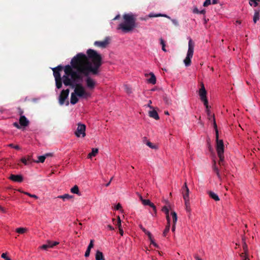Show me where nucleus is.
<instances>
[{
    "instance_id": "nucleus-1",
    "label": "nucleus",
    "mask_w": 260,
    "mask_h": 260,
    "mask_svg": "<svg viewBox=\"0 0 260 260\" xmlns=\"http://www.w3.org/2000/svg\"><path fill=\"white\" fill-rule=\"evenodd\" d=\"M86 56L80 53L74 56L71 60V64L73 68L81 73L85 76L91 74L97 75L100 72V68L103 64L102 55L96 51L89 49Z\"/></svg>"
},
{
    "instance_id": "nucleus-2",
    "label": "nucleus",
    "mask_w": 260,
    "mask_h": 260,
    "mask_svg": "<svg viewBox=\"0 0 260 260\" xmlns=\"http://www.w3.org/2000/svg\"><path fill=\"white\" fill-rule=\"evenodd\" d=\"M74 69H75L74 68ZM76 71L73 70L72 66L67 65L64 67V72L65 74L62 76L63 83L66 86H70L74 88L76 84H78L77 82L82 80V76L80 75L77 70ZM82 74H83L82 73Z\"/></svg>"
},
{
    "instance_id": "nucleus-3",
    "label": "nucleus",
    "mask_w": 260,
    "mask_h": 260,
    "mask_svg": "<svg viewBox=\"0 0 260 260\" xmlns=\"http://www.w3.org/2000/svg\"><path fill=\"white\" fill-rule=\"evenodd\" d=\"M123 22L120 23L117 27L118 29H121L124 32L132 31L136 27V19L135 15L132 13L124 14L123 15Z\"/></svg>"
},
{
    "instance_id": "nucleus-4",
    "label": "nucleus",
    "mask_w": 260,
    "mask_h": 260,
    "mask_svg": "<svg viewBox=\"0 0 260 260\" xmlns=\"http://www.w3.org/2000/svg\"><path fill=\"white\" fill-rule=\"evenodd\" d=\"M214 128L215 129L216 132V151L217 152L218 156L219 158L218 164L220 166L223 165L224 162V145L222 140L218 139V132L217 129V126L214 119Z\"/></svg>"
},
{
    "instance_id": "nucleus-5",
    "label": "nucleus",
    "mask_w": 260,
    "mask_h": 260,
    "mask_svg": "<svg viewBox=\"0 0 260 260\" xmlns=\"http://www.w3.org/2000/svg\"><path fill=\"white\" fill-rule=\"evenodd\" d=\"M64 67L61 65H59L57 67L52 68V70L53 72V76L55 78V85L57 89H60L62 87L63 79L62 77H61L60 72L64 70Z\"/></svg>"
},
{
    "instance_id": "nucleus-6",
    "label": "nucleus",
    "mask_w": 260,
    "mask_h": 260,
    "mask_svg": "<svg viewBox=\"0 0 260 260\" xmlns=\"http://www.w3.org/2000/svg\"><path fill=\"white\" fill-rule=\"evenodd\" d=\"M194 43L191 38H189L188 41V49L186 55V57L184 59V63L186 67H188L191 64V59L193 56L194 51Z\"/></svg>"
},
{
    "instance_id": "nucleus-7",
    "label": "nucleus",
    "mask_w": 260,
    "mask_h": 260,
    "mask_svg": "<svg viewBox=\"0 0 260 260\" xmlns=\"http://www.w3.org/2000/svg\"><path fill=\"white\" fill-rule=\"evenodd\" d=\"M74 88V93L79 97L87 98L90 96V94L86 91L81 84H76Z\"/></svg>"
},
{
    "instance_id": "nucleus-8",
    "label": "nucleus",
    "mask_w": 260,
    "mask_h": 260,
    "mask_svg": "<svg viewBox=\"0 0 260 260\" xmlns=\"http://www.w3.org/2000/svg\"><path fill=\"white\" fill-rule=\"evenodd\" d=\"M85 129L86 126L85 124L78 123V127L75 134L77 137H80L81 135H82V137H84L86 135Z\"/></svg>"
},
{
    "instance_id": "nucleus-9",
    "label": "nucleus",
    "mask_w": 260,
    "mask_h": 260,
    "mask_svg": "<svg viewBox=\"0 0 260 260\" xmlns=\"http://www.w3.org/2000/svg\"><path fill=\"white\" fill-rule=\"evenodd\" d=\"M69 89H63L61 91L59 96V103L60 105H62L64 104L66 100L69 96Z\"/></svg>"
},
{
    "instance_id": "nucleus-10",
    "label": "nucleus",
    "mask_w": 260,
    "mask_h": 260,
    "mask_svg": "<svg viewBox=\"0 0 260 260\" xmlns=\"http://www.w3.org/2000/svg\"><path fill=\"white\" fill-rule=\"evenodd\" d=\"M109 40L110 39L108 37H107L104 41H95L94 45L102 48H105L109 44Z\"/></svg>"
},
{
    "instance_id": "nucleus-11",
    "label": "nucleus",
    "mask_w": 260,
    "mask_h": 260,
    "mask_svg": "<svg viewBox=\"0 0 260 260\" xmlns=\"http://www.w3.org/2000/svg\"><path fill=\"white\" fill-rule=\"evenodd\" d=\"M86 77L85 81L87 87L90 89H93L95 86V81L89 77V75Z\"/></svg>"
},
{
    "instance_id": "nucleus-12",
    "label": "nucleus",
    "mask_w": 260,
    "mask_h": 260,
    "mask_svg": "<svg viewBox=\"0 0 260 260\" xmlns=\"http://www.w3.org/2000/svg\"><path fill=\"white\" fill-rule=\"evenodd\" d=\"M58 244L59 243L58 242L48 241L46 244L41 246V248L44 250H47L48 248H53Z\"/></svg>"
},
{
    "instance_id": "nucleus-13",
    "label": "nucleus",
    "mask_w": 260,
    "mask_h": 260,
    "mask_svg": "<svg viewBox=\"0 0 260 260\" xmlns=\"http://www.w3.org/2000/svg\"><path fill=\"white\" fill-rule=\"evenodd\" d=\"M201 88L199 90V95L200 99H202L207 98V91L203 83H201Z\"/></svg>"
},
{
    "instance_id": "nucleus-14",
    "label": "nucleus",
    "mask_w": 260,
    "mask_h": 260,
    "mask_svg": "<svg viewBox=\"0 0 260 260\" xmlns=\"http://www.w3.org/2000/svg\"><path fill=\"white\" fill-rule=\"evenodd\" d=\"M9 178L11 180L17 182H21L23 181V177L21 175L12 174L10 176Z\"/></svg>"
},
{
    "instance_id": "nucleus-15",
    "label": "nucleus",
    "mask_w": 260,
    "mask_h": 260,
    "mask_svg": "<svg viewBox=\"0 0 260 260\" xmlns=\"http://www.w3.org/2000/svg\"><path fill=\"white\" fill-rule=\"evenodd\" d=\"M189 192L190 191L189 189H182V194L184 202L189 201Z\"/></svg>"
},
{
    "instance_id": "nucleus-16",
    "label": "nucleus",
    "mask_w": 260,
    "mask_h": 260,
    "mask_svg": "<svg viewBox=\"0 0 260 260\" xmlns=\"http://www.w3.org/2000/svg\"><path fill=\"white\" fill-rule=\"evenodd\" d=\"M19 124L22 126H27L29 124V121L25 116H21L19 118Z\"/></svg>"
},
{
    "instance_id": "nucleus-17",
    "label": "nucleus",
    "mask_w": 260,
    "mask_h": 260,
    "mask_svg": "<svg viewBox=\"0 0 260 260\" xmlns=\"http://www.w3.org/2000/svg\"><path fill=\"white\" fill-rule=\"evenodd\" d=\"M149 116L154 118L155 120H158L159 119V117L158 116V114L156 110H154L153 109L151 111H149Z\"/></svg>"
},
{
    "instance_id": "nucleus-18",
    "label": "nucleus",
    "mask_w": 260,
    "mask_h": 260,
    "mask_svg": "<svg viewBox=\"0 0 260 260\" xmlns=\"http://www.w3.org/2000/svg\"><path fill=\"white\" fill-rule=\"evenodd\" d=\"M259 10H254V14L253 18V21L254 23H256V22L259 19Z\"/></svg>"
},
{
    "instance_id": "nucleus-19",
    "label": "nucleus",
    "mask_w": 260,
    "mask_h": 260,
    "mask_svg": "<svg viewBox=\"0 0 260 260\" xmlns=\"http://www.w3.org/2000/svg\"><path fill=\"white\" fill-rule=\"evenodd\" d=\"M78 101L77 95L74 92L72 93L71 96V103L73 105H75Z\"/></svg>"
},
{
    "instance_id": "nucleus-20",
    "label": "nucleus",
    "mask_w": 260,
    "mask_h": 260,
    "mask_svg": "<svg viewBox=\"0 0 260 260\" xmlns=\"http://www.w3.org/2000/svg\"><path fill=\"white\" fill-rule=\"evenodd\" d=\"M95 257V260H105L103 253L99 250L96 251Z\"/></svg>"
},
{
    "instance_id": "nucleus-21",
    "label": "nucleus",
    "mask_w": 260,
    "mask_h": 260,
    "mask_svg": "<svg viewBox=\"0 0 260 260\" xmlns=\"http://www.w3.org/2000/svg\"><path fill=\"white\" fill-rule=\"evenodd\" d=\"M208 194L210 198H211L215 201H219V198L218 196H217V194H216L214 192H213L212 191H208Z\"/></svg>"
},
{
    "instance_id": "nucleus-22",
    "label": "nucleus",
    "mask_w": 260,
    "mask_h": 260,
    "mask_svg": "<svg viewBox=\"0 0 260 260\" xmlns=\"http://www.w3.org/2000/svg\"><path fill=\"white\" fill-rule=\"evenodd\" d=\"M98 153V149L97 148H93L92 149V152L88 154V158H90L92 156H95Z\"/></svg>"
},
{
    "instance_id": "nucleus-23",
    "label": "nucleus",
    "mask_w": 260,
    "mask_h": 260,
    "mask_svg": "<svg viewBox=\"0 0 260 260\" xmlns=\"http://www.w3.org/2000/svg\"><path fill=\"white\" fill-rule=\"evenodd\" d=\"M150 75H151V77L148 79V82L150 83H151L152 84H155L156 83V78H155V76L154 75V74H153L152 73H150Z\"/></svg>"
},
{
    "instance_id": "nucleus-24",
    "label": "nucleus",
    "mask_w": 260,
    "mask_h": 260,
    "mask_svg": "<svg viewBox=\"0 0 260 260\" xmlns=\"http://www.w3.org/2000/svg\"><path fill=\"white\" fill-rule=\"evenodd\" d=\"M213 169L214 171L216 173L218 178L219 179H221V176H220V175L219 174V170H218L217 167L216 166V162L215 161H214V165H213Z\"/></svg>"
},
{
    "instance_id": "nucleus-25",
    "label": "nucleus",
    "mask_w": 260,
    "mask_h": 260,
    "mask_svg": "<svg viewBox=\"0 0 260 260\" xmlns=\"http://www.w3.org/2000/svg\"><path fill=\"white\" fill-rule=\"evenodd\" d=\"M71 191L73 193L80 195L79 188L77 185H75L73 187H72L71 189Z\"/></svg>"
},
{
    "instance_id": "nucleus-26",
    "label": "nucleus",
    "mask_w": 260,
    "mask_h": 260,
    "mask_svg": "<svg viewBox=\"0 0 260 260\" xmlns=\"http://www.w3.org/2000/svg\"><path fill=\"white\" fill-rule=\"evenodd\" d=\"M113 221L114 223L118 228H120L121 227V223L120 217L118 216L117 217V220L115 221V219H113Z\"/></svg>"
},
{
    "instance_id": "nucleus-27",
    "label": "nucleus",
    "mask_w": 260,
    "mask_h": 260,
    "mask_svg": "<svg viewBox=\"0 0 260 260\" xmlns=\"http://www.w3.org/2000/svg\"><path fill=\"white\" fill-rule=\"evenodd\" d=\"M260 0H249V4L251 6L256 7Z\"/></svg>"
},
{
    "instance_id": "nucleus-28",
    "label": "nucleus",
    "mask_w": 260,
    "mask_h": 260,
    "mask_svg": "<svg viewBox=\"0 0 260 260\" xmlns=\"http://www.w3.org/2000/svg\"><path fill=\"white\" fill-rule=\"evenodd\" d=\"M171 215L173 218V223L174 224H176V222L177 221V215L175 211H173L171 212Z\"/></svg>"
},
{
    "instance_id": "nucleus-29",
    "label": "nucleus",
    "mask_w": 260,
    "mask_h": 260,
    "mask_svg": "<svg viewBox=\"0 0 260 260\" xmlns=\"http://www.w3.org/2000/svg\"><path fill=\"white\" fill-rule=\"evenodd\" d=\"M243 251L244 252V253L246 255L248 253V246L246 244V242L244 241V239H243Z\"/></svg>"
},
{
    "instance_id": "nucleus-30",
    "label": "nucleus",
    "mask_w": 260,
    "mask_h": 260,
    "mask_svg": "<svg viewBox=\"0 0 260 260\" xmlns=\"http://www.w3.org/2000/svg\"><path fill=\"white\" fill-rule=\"evenodd\" d=\"M45 159H46V156H44V155L39 156L38 157V160H36V161H34V162H37V163L44 162L45 160Z\"/></svg>"
},
{
    "instance_id": "nucleus-31",
    "label": "nucleus",
    "mask_w": 260,
    "mask_h": 260,
    "mask_svg": "<svg viewBox=\"0 0 260 260\" xmlns=\"http://www.w3.org/2000/svg\"><path fill=\"white\" fill-rule=\"evenodd\" d=\"M57 198L61 199L64 201L66 199H70L72 198V196H71L69 194H64L62 196H58Z\"/></svg>"
},
{
    "instance_id": "nucleus-32",
    "label": "nucleus",
    "mask_w": 260,
    "mask_h": 260,
    "mask_svg": "<svg viewBox=\"0 0 260 260\" xmlns=\"http://www.w3.org/2000/svg\"><path fill=\"white\" fill-rule=\"evenodd\" d=\"M193 12L194 13H196V14H204L205 13V12H206V11L204 9L202 10L201 11H199L197 8H195L193 10Z\"/></svg>"
},
{
    "instance_id": "nucleus-33",
    "label": "nucleus",
    "mask_w": 260,
    "mask_h": 260,
    "mask_svg": "<svg viewBox=\"0 0 260 260\" xmlns=\"http://www.w3.org/2000/svg\"><path fill=\"white\" fill-rule=\"evenodd\" d=\"M206 112H207V115L208 116V118L209 120H210L212 118H213V120H214V119L215 120V118H214V115H212L210 112V111L209 110V109H206Z\"/></svg>"
},
{
    "instance_id": "nucleus-34",
    "label": "nucleus",
    "mask_w": 260,
    "mask_h": 260,
    "mask_svg": "<svg viewBox=\"0 0 260 260\" xmlns=\"http://www.w3.org/2000/svg\"><path fill=\"white\" fill-rule=\"evenodd\" d=\"M26 230H27L25 228H19L16 229V231L17 233L21 234L24 233L26 231Z\"/></svg>"
},
{
    "instance_id": "nucleus-35",
    "label": "nucleus",
    "mask_w": 260,
    "mask_h": 260,
    "mask_svg": "<svg viewBox=\"0 0 260 260\" xmlns=\"http://www.w3.org/2000/svg\"><path fill=\"white\" fill-rule=\"evenodd\" d=\"M170 224H167L166 226V228L163 232V236L164 237H166L168 234V233L170 231Z\"/></svg>"
},
{
    "instance_id": "nucleus-36",
    "label": "nucleus",
    "mask_w": 260,
    "mask_h": 260,
    "mask_svg": "<svg viewBox=\"0 0 260 260\" xmlns=\"http://www.w3.org/2000/svg\"><path fill=\"white\" fill-rule=\"evenodd\" d=\"M201 100L204 103V105L205 106L206 109L209 108L208 106V101L207 98L202 99Z\"/></svg>"
},
{
    "instance_id": "nucleus-37",
    "label": "nucleus",
    "mask_w": 260,
    "mask_h": 260,
    "mask_svg": "<svg viewBox=\"0 0 260 260\" xmlns=\"http://www.w3.org/2000/svg\"><path fill=\"white\" fill-rule=\"evenodd\" d=\"M184 203H185V206L186 211L188 212H189L190 211V202L187 201V202H184Z\"/></svg>"
},
{
    "instance_id": "nucleus-38",
    "label": "nucleus",
    "mask_w": 260,
    "mask_h": 260,
    "mask_svg": "<svg viewBox=\"0 0 260 260\" xmlns=\"http://www.w3.org/2000/svg\"><path fill=\"white\" fill-rule=\"evenodd\" d=\"M146 145L152 149H156L157 148L155 145H153L150 141H147L146 143Z\"/></svg>"
},
{
    "instance_id": "nucleus-39",
    "label": "nucleus",
    "mask_w": 260,
    "mask_h": 260,
    "mask_svg": "<svg viewBox=\"0 0 260 260\" xmlns=\"http://www.w3.org/2000/svg\"><path fill=\"white\" fill-rule=\"evenodd\" d=\"M8 146L11 147V148H14V149H15L16 150H19L20 149V147H19V145H14L12 143L9 144Z\"/></svg>"
},
{
    "instance_id": "nucleus-40",
    "label": "nucleus",
    "mask_w": 260,
    "mask_h": 260,
    "mask_svg": "<svg viewBox=\"0 0 260 260\" xmlns=\"http://www.w3.org/2000/svg\"><path fill=\"white\" fill-rule=\"evenodd\" d=\"M21 161L25 165H27L29 164V161H28V160L27 159V158L25 157H22L21 159Z\"/></svg>"
},
{
    "instance_id": "nucleus-41",
    "label": "nucleus",
    "mask_w": 260,
    "mask_h": 260,
    "mask_svg": "<svg viewBox=\"0 0 260 260\" xmlns=\"http://www.w3.org/2000/svg\"><path fill=\"white\" fill-rule=\"evenodd\" d=\"M124 89L125 90V91L128 93V94H130L132 93V89L131 88H130L129 86H128L127 85H125L124 86Z\"/></svg>"
},
{
    "instance_id": "nucleus-42",
    "label": "nucleus",
    "mask_w": 260,
    "mask_h": 260,
    "mask_svg": "<svg viewBox=\"0 0 260 260\" xmlns=\"http://www.w3.org/2000/svg\"><path fill=\"white\" fill-rule=\"evenodd\" d=\"M160 44L161 45H162V50L166 52V50L165 49V42L162 39H160Z\"/></svg>"
},
{
    "instance_id": "nucleus-43",
    "label": "nucleus",
    "mask_w": 260,
    "mask_h": 260,
    "mask_svg": "<svg viewBox=\"0 0 260 260\" xmlns=\"http://www.w3.org/2000/svg\"><path fill=\"white\" fill-rule=\"evenodd\" d=\"M150 201L149 200H142V203L144 205H149L150 204Z\"/></svg>"
},
{
    "instance_id": "nucleus-44",
    "label": "nucleus",
    "mask_w": 260,
    "mask_h": 260,
    "mask_svg": "<svg viewBox=\"0 0 260 260\" xmlns=\"http://www.w3.org/2000/svg\"><path fill=\"white\" fill-rule=\"evenodd\" d=\"M162 211L165 212V213L166 214H169V209L166 206H164L162 208Z\"/></svg>"
},
{
    "instance_id": "nucleus-45",
    "label": "nucleus",
    "mask_w": 260,
    "mask_h": 260,
    "mask_svg": "<svg viewBox=\"0 0 260 260\" xmlns=\"http://www.w3.org/2000/svg\"><path fill=\"white\" fill-rule=\"evenodd\" d=\"M93 243H94V240H90V243L88 245L87 248L91 249L92 248H93V245H94Z\"/></svg>"
},
{
    "instance_id": "nucleus-46",
    "label": "nucleus",
    "mask_w": 260,
    "mask_h": 260,
    "mask_svg": "<svg viewBox=\"0 0 260 260\" xmlns=\"http://www.w3.org/2000/svg\"><path fill=\"white\" fill-rule=\"evenodd\" d=\"M17 111H18V113L19 115H20V116H23V110L21 108L18 107L17 108Z\"/></svg>"
},
{
    "instance_id": "nucleus-47",
    "label": "nucleus",
    "mask_w": 260,
    "mask_h": 260,
    "mask_svg": "<svg viewBox=\"0 0 260 260\" xmlns=\"http://www.w3.org/2000/svg\"><path fill=\"white\" fill-rule=\"evenodd\" d=\"M210 4H211V0H206L203 4V6L204 7H207L208 6L210 5Z\"/></svg>"
},
{
    "instance_id": "nucleus-48",
    "label": "nucleus",
    "mask_w": 260,
    "mask_h": 260,
    "mask_svg": "<svg viewBox=\"0 0 260 260\" xmlns=\"http://www.w3.org/2000/svg\"><path fill=\"white\" fill-rule=\"evenodd\" d=\"M24 193L25 194H26V195L31 197V198H34L36 199H37L38 198V197L36 195H35V194H30V193H29L28 192H24Z\"/></svg>"
},
{
    "instance_id": "nucleus-49",
    "label": "nucleus",
    "mask_w": 260,
    "mask_h": 260,
    "mask_svg": "<svg viewBox=\"0 0 260 260\" xmlns=\"http://www.w3.org/2000/svg\"><path fill=\"white\" fill-rule=\"evenodd\" d=\"M90 250H91V249L87 248V249L85 251V256L86 257H88L89 256Z\"/></svg>"
},
{
    "instance_id": "nucleus-50",
    "label": "nucleus",
    "mask_w": 260,
    "mask_h": 260,
    "mask_svg": "<svg viewBox=\"0 0 260 260\" xmlns=\"http://www.w3.org/2000/svg\"><path fill=\"white\" fill-rule=\"evenodd\" d=\"M155 16L164 17H166L169 19H171L169 16H168L166 14H157Z\"/></svg>"
},
{
    "instance_id": "nucleus-51",
    "label": "nucleus",
    "mask_w": 260,
    "mask_h": 260,
    "mask_svg": "<svg viewBox=\"0 0 260 260\" xmlns=\"http://www.w3.org/2000/svg\"><path fill=\"white\" fill-rule=\"evenodd\" d=\"M27 159L29 161V163H31V162H34V160L32 159V156L31 155H27Z\"/></svg>"
},
{
    "instance_id": "nucleus-52",
    "label": "nucleus",
    "mask_w": 260,
    "mask_h": 260,
    "mask_svg": "<svg viewBox=\"0 0 260 260\" xmlns=\"http://www.w3.org/2000/svg\"><path fill=\"white\" fill-rule=\"evenodd\" d=\"M149 206L153 208V210H154L155 213L156 212V207L155 206L153 203L150 202V204Z\"/></svg>"
},
{
    "instance_id": "nucleus-53",
    "label": "nucleus",
    "mask_w": 260,
    "mask_h": 260,
    "mask_svg": "<svg viewBox=\"0 0 260 260\" xmlns=\"http://www.w3.org/2000/svg\"><path fill=\"white\" fill-rule=\"evenodd\" d=\"M150 241V243L153 244L155 247H157V245L155 242L154 241L153 239H152V237H151V239H149Z\"/></svg>"
},
{
    "instance_id": "nucleus-54",
    "label": "nucleus",
    "mask_w": 260,
    "mask_h": 260,
    "mask_svg": "<svg viewBox=\"0 0 260 260\" xmlns=\"http://www.w3.org/2000/svg\"><path fill=\"white\" fill-rule=\"evenodd\" d=\"M122 208L121 205L120 203H118L115 206V209L117 210H120Z\"/></svg>"
},
{
    "instance_id": "nucleus-55",
    "label": "nucleus",
    "mask_w": 260,
    "mask_h": 260,
    "mask_svg": "<svg viewBox=\"0 0 260 260\" xmlns=\"http://www.w3.org/2000/svg\"><path fill=\"white\" fill-rule=\"evenodd\" d=\"M166 218L167 220V224H170V218L169 217V214H166Z\"/></svg>"
},
{
    "instance_id": "nucleus-56",
    "label": "nucleus",
    "mask_w": 260,
    "mask_h": 260,
    "mask_svg": "<svg viewBox=\"0 0 260 260\" xmlns=\"http://www.w3.org/2000/svg\"><path fill=\"white\" fill-rule=\"evenodd\" d=\"M13 125H14V126H15V127H16L18 129H20L21 128V126H20V125L16 122H14L13 123Z\"/></svg>"
},
{
    "instance_id": "nucleus-57",
    "label": "nucleus",
    "mask_w": 260,
    "mask_h": 260,
    "mask_svg": "<svg viewBox=\"0 0 260 260\" xmlns=\"http://www.w3.org/2000/svg\"><path fill=\"white\" fill-rule=\"evenodd\" d=\"M171 21H172V22H173V23L175 25H176V26H178V22L177 20H176V19H171Z\"/></svg>"
},
{
    "instance_id": "nucleus-58",
    "label": "nucleus",
    "mask_w": 260,
    "mask_h": 260,
    "mask_svg": "<svg viewBox=\"0 0 260 260\" xmlns=\"http://www.w3.org/2000/svg\"><path fill=\"white\" fill-rule=\"evenodd\" d=\"M145 234H146L148 236L149 239H151V238L152 235L150 233V232H149V231H147L145 233Z\"/></svg>"
},
{
    "instance_id": "nucleus-59",
    "label": "nucleus",
    "mask_w": 260,
    "mask_h": 260,
    "mask_svg": "<svg viewBox=\"0 0 260 260\" xmlns=\"http://www.w3.org/2000/svg\"><path fill=\"white\" fill-rule=\"evenodd\" d=\"M248 256V253L247 254H245L244 253V252L241 253L240 254V256L243 259L244 258H245L246 256Z\"/></svg>"
},
{
    "instance_id": "nucleus-60",
    "label": "nucleus",
    "mask_w": 260,
    "mask_h": 260,
    "mask_svg": "<svg viewBox=\"0 0 260 260\" xmlns=\"http://www.w3.org/2000/svg\"><path fill=\"white\" fill-rule=\"evenodd\" d=\"M2 257L4 258L5 260L8 258V257L7 256V254L5 253H3L2 255Z\"/></svg>"
},
{
    "instance_id": "nucleus-61",
    "label": "nucleus",
    "mask_w": 260,
    "mask_h": 260,
    "mask_svg": "<svg viewBox=\"0 0 260 260\" xmlns=\"http://www.w3.org/2000/svg\"><path fill=\"white\" fill-rule=\"evenodd\" d=\"M0 211L3 212V213H6V210L4 207H3L1 206H0Z\"/></svg>"
},
{
    "instance_id": "nucleus-62",
    "label": "nucleus",
    "mask_w": 260,
    "mask_h": 260,
    "mask_svg": "<svg viewBox=\"0 0 260 260\" xmlns=\"http://www.w3.org/2000/svg\"><path fill=\"white\" fill-rule=\"evenodd\" d=\"M151 103H152L151 101V100H149V101H148V104L147 106H148V107H149L150 109H153V107L152 106H151Z\"/></svg>"
},
{
    "instance_id": "nucleus-63",
    "label": "nucleus",
    "mask_w": 260,
    "mask_h": 260,
    "mask_svg": "<svg viewBox=\"0 0 260 260\" xmlns=\"http://www.w3.org/2000/svg\"><path fill=\"white\" fill-rule=\"evenodd\" d=\"M139 226H140V229L142 230V231H143L144 233L146 232V231H147V230H146V229H145V228H144L142 225H139Z\"/></svg>"
},
{
    "instance_id": "nucleus-64",
    "label": "nucleus",
    "mask_w": 260,
    "mask_h": 260,
    "mask_svg": "<svg viewBox=\"0 0 260 260\" xmlns=\"http://www.w3.org/2000/svg\"><path fill=\"white\" fill-rule=\"evenodd\" d=\"M189 189V188L187 186L186 182H185L184 185L183 186V187L182 188V189Z\"/></svg>"
}]
</instances>
